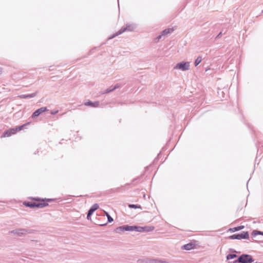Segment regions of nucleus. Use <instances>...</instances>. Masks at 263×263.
Instances as JSON below:
<instances>
[{"instance_id":"nucleus-21","label":"nucleus","mask_w":263,"mask_h":263,"mask_svg":"<svg viewBox=\"0 0 263 263\" xmlns=\"http://www.w3.org/2000/svg\"><path fill=\"white\" fill-rule=\"evenodd\" d=\"M258 235L263 236V232L257 230H254L251 233V235L253 237H255Z\"/></svg>"},{"instance_id":"nucleus-3","label":"nucleus","mask_w":263,"mask_h":263,"mask_svg":"<svg viewBox=\"0 0 263 263\" xmlns=\"http://www.w3.org/2000/svg\"><path fill=\"white\" fill-rule=\"evenodd\" d=\"M229 239H247L249 238V233L248 231L242 232L241 233H237L233 234L228 238Z\"/></svg>"},{"instance_id":"nucleus-39","label":"nucleus","mask_w":263,"mask_h":263,"mask_svg":"<svg viewBox=\"0 0 263 263\" xmlns=\"http://www.w3.org/2000/svg\"><path fill=\"white\" fill-rule=\"evenodd\" d=\"M39 151L37 150L35 153H34V154H38L39 153Z\"/></svg>"},{"instance_id":"nucleus-13","label":"nucleus","mask_w":263,"mask_h":263,"mask_svg":"<svg viewBox=\"0 0 263 263\" xmlns=\"http://www.w3.org/2000/svg\"><path fill=\"white\" fill-rule=\"evenodd\" d=\"M100 104L99 101L92 102L91 101H88L84 103V105L87 106H90L91 107H97L99 106Z\"/></svg>"},{"instance_id":"nucleus-38","label":"nucleus","mask_w":263,"mask_h":263,"mask_svg":"<svg viewBox=\"0 0 263 263\" xmlns=\"http://www.w3.org/2000/svg\"><path fill=\"white\" fill-rule=\"evenodd\" d=\"M95 49H96V48H94L93 49H92L91 50H90L89 52L88 53V55L90 54L92 50H93Z\"/></svg>"},{"instance_id":"nucleus-34","label":"nucleus","mask_w":263,"mask_h":263,"mask_svg":"<svg viewBox=\"0 0 263 263\" xmlns=\"http://www.w3.org/2000/svg\"><path fill=\"white\" fill-rule=\"evenodd\" d=\"M232 263H240V262L238 261V257L237 259L234 260Z\"/></svg>"},{"instance_id":"nucleus-19","label":"nucleus","mask_w":263,"mask_h":263,"mask_svg":"<svg viewBox=\"0 0 263 263\" xmlns=\"http://www.w3.org/2000/svg\"><path fill=\"white\" fill-rule=\"evenodd\" d=\"M104 213L107 218V222L103 224H99V225L100 226H106L108 222L110 223L114 221V219L111 217V216L109 214L108 212L104 211Z\"/></svg>"},{"instance_id":"nucleus-28","label":"nucleus","mask_w":263,"mask_h":263,"mask_svg":"<svg viewBox=\"0 0 263 263\" xmlns=\"http://www.w3.org/2000/svg\"><path fill=\"white\" fill-rule=\"evenodd\" d=\"M34 231H35L34 230H32V229H24V234H25V235H26L27 233H29V234L33 233Z\"/></svg>"},{"instance_id":"nucleus-32","label":"nucleus","mask_w":263,"mask_h":263,"mask_svg":"<svg viewBox=\"0 0 263 263\" xmlns=\"http://www.w3.org/2000/svg\"><path fill=\"white\" fill-rule=\"evenodd\" d=\"M162 36H163V35H161V33H160V34H159L157 37V39H158V40H159L160 39H161Z\"/></svg>"},{"instance_id":"nucleus-25","label":"nucleus","mask_w":263,"mask_h":263,"mask_svg":"<svg viewBox=\"0 0 263 263\" xmlns=\"http://www.w3.org/2000/svg\"><path fill=\"white\" fill-rule=\"evenodd\" d=\"M202 58L200 56L198 57L194 62V65L195 66H197L201 62Z\"/></svg>"},{"instance_id":"nucleus-40","label":"nucleus","mask_w":263,"mask_h":263,"mask_svg":"<svg viewBox=\"0 0 263 263\" xmlns=\"http://www.w3.org/2000/svg\"><path fill=\"white\" fill-rule=\"evenodd\" d=\"M136 180H137V179H134V180H133V182H134V181H135Z\"/></svg>"},{"instance_id":"nucleus-24","label":"nucleus","mask_w":263,"mask_h":263,"mask_svg":"<svg viewBox=\"0 0 263 263\" xmlns=\"http://www.w3.org/2000/svg\"><path fill=\"white\" fill-rule=\"evenodd\" d=\"M128 207L130 209H142V207L140 204H129Z\"/></svg>"},{"instance_id":"nucleus-5","label":"nucleus","mask_w":263,"mask_h":263,"mask_svg":"<svg viewBox=\"0 0 263 263\" xmlns=\"http://www.w3.org/2000/svg\"><path fill=\"white\" fill-rule=\"evenodd\" d=\"M190 63L187 62H181L178 63L174 67L175 69L186 71L189 69Z\"/></svg>"},{"instance_id":"nucleus-17","label":"nucleus","mask_w":263,"mask_h":263,"mask_svg":"<svg viewBox=\"0 0 263 263\" xmlns=\"http://www.w3.org/2000/svg\"><path fill=\"white\" fill-rule=\"evenodd\" d=\"M153 230H154V227L152 226H144V227H141L140 229V232H151Z\"/></svg>"},{"instance_id":"nucleus-16","label":"nucleus","mask_w":263,"mask_h":263,"mask_svg":"<svg viewBox=\"0 0 263 263\" xmlns=\"http://www.w3.org/2000/svg\"><path fill=\"white\" fill-rule=\"evenodd\" d=\"M30 124V122H27L25 124H24L22 125H20V126H16L14 128H12V129H13L14 130V132L15 133V134L18 132H20L21 131V130H22L25 126L29 125Z\"/></svg>"},{"instance_id":"nucleus-22","label":"nucleus","mask_w":263,"mask_h":263,"mask_svg":"<svg viewBox=\"0 0 263 263\" xmlns=\"http://www.w3.org/2000/svg\"><path fill=\"white\" fill-rule=\"evenodd\" d=\"M237 257V255L234 253H230L228 254L226 256V258L227 260H230Z\"/></svg>"},{"instance_id":"nucleus-20","label":"nucleus","mask_w":263,"mask_h":263,"mask_svg":"<svg viewBox=\"0 0 263 263\" xmlns=\"http://www.w3.org/2000/svg\"><path fill=\"white\" fill-rule=\"evenodd\" d=\"M174 31L173 28H167L161 32V35L165 36Z\"/></svg>"},{"instance_id":"nucleus-41","label":"nucleus","mask_w":263,"mask_h":263,"mask_svg":"<svg viewBox=\"0 0 263 263\" xmlns=\"http://www.w3.org/2000/svg\"><path fill=\"white\" fill-rule=\"evenodd\" d=\"M248 127H249V128H251L250 125H248Z\"/></svg>"},{"instance_id":"nucleus-30","label":"nucleus","mask_w":263,"mask_h":263,"mask_svg":"<svg viewBox=\"0 0 263 263\" xmlns=\"http://www.w3.org/2000/svg\"><path fill=\"white\" fill-rule=\"evenodd\" d=\"M58 112H59L58 110H55V111H51V114L52 115H54L57 114Z\"/></svg>"},{"instance_id":"nucleus-4","label":"nucleus","mask_w":263,"mask_h":263,"mask_svg":"<svg viewBox=\"0 0 263 263\" xmlns=\"http://www.w3.org/2000/svg\"><path fill=\"white\" fill-rule=\"evenodd\" d=\"M254 261L253 257L248 254H242L238 257V261L240 263H252Z\"/></svg>"},{"instance_id":"nucleus-43","label":"nucleus","mask_w":263,"mask_h":263,"mask_svg":"<svg viewBox=\"0 0 263 263\" xmlns=\"http://www.w3.org/2000/svg\"><path fill=\"white\" fill-rule=\"evenodd\" d=\"M253 263H261V262H253Z\"/></svg>"},{"instance_id":"nucleus-35","label":"nucleus","mask_w":263,"mask_h":263,"mask_svg":"<svg viewBox=\"0 0 263 263\" xmlns=\"http://www.w3.org/2000/svg\"><path fill=\"white\" fill-rule=\"evenodd\" d=\"M160 155H161V153H159V154H158V156H157V157L156 158H155V159L154 161H155L159 159V157H160Z\"/></svg>"},{"instance_id":"nucleus-36","label":"nucleus","mask_w":263,"mask_h":263,"mask_svg":"<svg viewBox=\"0 0 263 263\" xmlns=\"http://www.w3.org/2000/svg\"><path fill=\"white\" fill-rule=\"evenodd\" d=\"M158 263H168V262H167L166 261H162V260H159Z\"/></svg>"},{"instance_id":"nucleus-37","label":"nucleus","mask_w":263,"mask_h":263,"mask_svg":"<svg viewBox=\"0 0 263 263\" xmlns=\"http://www.w3.org/2000/svg\"><path fill=\"white\" fill-rule=\"evenodd\" d=\"M230 251L232 252H236V251L233 249H230Z\"/></svg>"},{"instance_id":"nucleus-7","label":"nucleus","mask_w":263,"mask_h":263,"mask_svg":"<svg viewBox=\"0 0 263 263\" xmlns=\"http://www.w3.org/2000/svg\"><path fill=\"white\" fill-rule=\"evenodd\" d=\"M99 208V205L98 203L93 204L89 209L87 215V220L91 219V216L92 214L94 213L95 211H96Z\"/></svg>"},{"instance_id":"nucleus-23","label":"nucleus","mask_w":263,"mask_h":263,"mask_svg":"<svg viewBox=\"0 0 263 263\" xmlns=\"http://www.w3.org/2000/svg\"><path fill=\"white\" fill-rule=\"evenodd\" d=\"M140 226H136V225L131 226V232L135 231V232H140Z\"/></svg>"},{"instance_id":"nucleus-33","label":"nucleus","mask_w":263,"mask_h":263,"mask_svg":"<svg viewBox=\"0 0 263 263\" xmlns=\"http://www.w3.org/2000/svg\"><path fill=\"white\" fill-rule=\"evenodd\" d=\"M162 36H163V35H161V33H160V34H159L157 37V39H158V40H159L160 39H161Z\"/></svg>"},{"instance_id":"nucleus-8","label":"nucleus","mask_w":263,"mask_h":263,"mask_svg":"<svg viewBox=\"0 0 263 263\" xmlns=\"http://www.w3.org/2000/svg\"><path fill=\"white\" fill-rule=\"evenodd\" d=\"M31 199L34 201H41V203L57 201V198H41L39 197H31Z\"/></svg>"},{"instance_id":"nucleus-42","label":"nucleus","mask_w":263,"mask_h":263,"mask_svg":"<svg viewBox=\"0 0 263 263\" xmlns=\"http://www.w3.org/2000/svg\"><path fill=\"white\" fill-rule=\"evenodd\" d=\"M221 31H223V33L225 31L223 29H222Z\"/></svg>"},{"instance_id":"nucleus-11","label":"nucleus","mask_w":263,"mask_h":263,"mask_svg":"<svg viewBox=\"0 0 263 263\" xmlns=\"http://www.w3.org/2000/svg\"><path fill=\"white\" fill-rule=\"evenodd\" d=\"M15 133L14 132V130L12 128H10L8 130H5L2 134V135L1 136V137L2 138H3V137H10L11 136L13 135H14Z\"/></svg>"},{"instance_id":"nucleus-15","label":"nucleus","mask_w":263,"mask_h":263,"mask_svg":"<svg viewBox=\"0 0 263 263\" xmlns=\"http://www.w3.org/2000/svg\"><path fill=\"white\" fill-rule=\"evenodd\" d=\"M37 93V92L35 91V92H33L31 94H23V95H20L18 96V97L21 99H30L31 98L34 97L36 95Z\"/></svg>"},{"instance_id":"nucleus-29","label":"nucleus","mask_w":263,"mask_h":263,"mask_svg":"<svg viewBox=\"0 0 263 263\" xmlns=\"http://www.w3.org/2000/svg\"><path fill=\"white\" fill-rule=\"evenodd\" d=\"M112 86L113 87V89H114V90H115L120 87V85H119V84H116L114 86Z\"/></svg>"},{"instance_id":"nucleus-10","label":"nucleus","mask_w":263,"mask_h":263,"mask_svg":"<svg viewBox=\"0 0 263 263\" xmlns=\"http://www.w3.org/2000/svg\"><path fill=\"white\" fill-rule=\"evenodd\" d=\"M11 233L17 235L19 236H23L25 235L24 229H16L12 230Z\"/></svg>"},{"instance_id":"nucleus-27","label":"nucleus","mask_w":263,"mask_h":263,"mask_svg":"<svg viewBox=\"0 0 263 263\" xmlns=\"http://www.w3.org/2000/svg\"><path fill=\"white\" fill-rule=\"evenodd\" d=\"M114 89H113L112 86H110V87L107 88L103 92V93H108L109 92H111L113 91Z\"/></svg>"},{"instance_id":"nucleus-9","label":"nucleus","mask_w":263,"mask_h":263,"mask_svg":"<svg viewBox=\"0 0 263 263\" xmlns=\"http://www.w3.org/2000/svg\"><path fill=\"white\" fill-rule=\"evenodd\" d=\"M47 108L46 107H43L35 110L31 115L32 118H36L41 115L42 113L46 111Z\"/></svg>"},{"instance_id":"nucleus-2","label":"nucleus","mask_w":263,"mask_h":263,"mask_svg":"<svg viewBox=\"0 0 263 263\" xmlns=\"http://www.w3.org/2000/svg\"><path fill=\"white\" fill-rule=\"evenodd\" d=\"M23 204L25 206L29 207L30 209H34V208H43L46 207L48 205V203L43 202H42V203H41V201H37V202L25 201L23 203Z\"/></svg>"},{"instance_id":"nucleus-12","label":"nucleus","mask_w":263,"mask_h":263,"mask_svg":"<svg viewBox=\"0 0 263 263\" xmlns=\"http://www.w3.org/2000/svg\"><path fill=\"white\" fill-rule=\"evenodd\" d=\"M195 247V244L192 242H190L185 245H183L181 247V249L184 250H191L194 249Z\"/></svg>"},{"instance_id":"nucleus-14","label":"nucleus","mask_w":263,"mask_h":263,"mask_svg":"<svg viewBox=\"0 0 263 263\" xmlns=\"http://www.w3.org/2000/svg\"><path fill=\"white\" fill-rule=\"evenodd\" d=\"M138 261L142 263H158L159 260L146 258L145 259H139Z\"/></svg>"},{"instance_id":"nucleus-1","label":"nucleus","mask_w":263,"mask_h":263,"mask_svg":"<svg viewBox=\"0 0 263 263\" xmlns=\"http://www.w3.org/2000/svg\"><path fill=\"white\" fill-rule=\"evenodd\" d=\"M136 28V26L134 24H127L125 26H123L116 33H114L108 37V40L112 39L117 36L121 34L126 31H132Z\"/></svg>"},{"instance_id":"nucleus-26","label":"nucleus","mask_w":263,"mask_h":263,"mask_svg":"<svg viewBox=\"0 0 263 263\" xmlns=\"http://www.w3.org/2000/svg\"><path fill=\"white\" fill-rule=\"evenodd\" d=\"M227 30H226L223 33V31H221L215 37V40H217L218 38L220 37L222 34H225L227 32Z\"/></svg>"},{"instance_id":"nucleus-6","label":"nucleus","mask_w":263,"mask_h":263,"mask_svg":"<svg viewBox=\"0 0 263 263\" xmlns=\"http://www.w3.org/2000/svg\"><path fill=\"white\" fill-rule=\"evenodd\" d=\"M131 231V226L124 224L117 227L115 230V232L117 233H120L121 232Z\"/></svg>"},{"instance_id":"nucleus-18","label":"nucleus","mask_w":263,"mask_h":263,"mask_svg":"<svg viewBox=\"0 0 263 263\" xmlns=\"http://www.w3.org/2000/svg\"><path fill=\"white\" fill-rule=\"evenodd\" d=\"M244 228H245V226L241 225V226H239L235 227H234V228H230L228 230V231H229V232H230L231 233H234L235 232H237V231L241 230L243 229Z\"/></svg>"},{"instance_id":"nucleus-31","label":"nucleus","mask_w":263,"mask_h":263,"mask_svg":"<svg viewBox=\"0 0 263 263\" xmlns=\"http://www.w3.org/2000/svg\"><path fill=\"white\" fill-rule=\"evenodd\" d=\"M124 187V186H121V187H117V188H116V191L117 192H119V190H120V189H123Z\"/></svg>"}]
</instances>
